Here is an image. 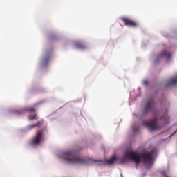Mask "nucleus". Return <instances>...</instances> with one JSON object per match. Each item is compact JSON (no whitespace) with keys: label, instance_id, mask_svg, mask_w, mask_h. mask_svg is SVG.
<instances>
[{"label":"nucleus","instance_id":"1","mask_svg":"<svg viewBox=\"0 0 177 177\" xmlns=\"http://www.w3.org/2000/svg\"><path fill=\"white\" fill-rule=\"evenodd\" d=\"M125 160H132L137 165L140 164L141 160L145 164H151L153 161V151H144L141 154H139L136 151H126L122 160L124 161Z\"/></svg>","mask_w":177,"mask_h":177},{"label":"nucleus","instance_id":"2","mask_svg":"<svg viewBox=\"0 0 177 177\" xmlns=\"http://www.w3.org/2000/svg\"><path fill=\"white\" fill-rule=\"evenodd\" d=\"M63 158L69 164H82L83 165L89 164L87 160L80 158L78 152L74 150L66 151L63 155Z\"/></svg>","mask_w":177,"mask_h":177},{"label":"nucleus","instance_id":"3","mask_svg":"<svg viewBox=\"0 0 177 177\" xmlns=\"http://www.w3.org/2000/svg\"><path fill=\"white\" fill-rule=\"evenodd\" d=\"M160 120L165 124H169V117H168L167 114L163 115V116H162L160 119H159L158 118H155L154 120L145 121L143 122L142 124L145 127H147V128L149 129V131H156L157 129H161V128H162V126L157 125V122H158V121Z\"/></svg>","mask_w":177,"mask_h":177},{"label":"nucleus","instance_id":"4","mask_svg":"<svg viewBox=\"0 0 177 177\" xmlns=\"http://www.w3.org/2000/svg\"><path fill=\"white\" fill-rule=\"evenodd\" d=\"M45 138L44 129L41 130H39L37 131V135L32 139L31 145L32 146L40 145L44 142V139Z\"/></svg>","mask_w":177,"mask_h":177},{"label":"nucleus","instance_id":"5","mask_svg":"<svg viewBox=\"0 0 177 177\" xmlns=\"http://www.w3.org/2000/svg\"><path fill=\"white\" fill-rule=\"evenodd\" d=\"M155 104H156V102H154V99L151 98L148 100L145 103V105L142 111V115H146V114H149V113H151L152 111H154Z\"/></svg>","mask_w":177,"mask_h":177},{"label":"nucleus","instance_id":"6","mask_svg":"<svg viewBox=\"0 0 177 177\" xmlns=\"http://www.w3.org/2000/svg\"><path fill=\"white\" fill-rule=\"evenodd\" d=\"M121 20L125 24V26H129V27H138V24L131 19L127 17H122Z\"/></svg>","mask_w":177,"mask_h":177},{"label":"nucleus","instance_id":"7","mask_svg":"<svg viewBox=\"0 0 177 177\" xmlns=\"http://www.w3.org/2000/svg\"><path fill=\"white\" fill-rule=\"evenodd\" d=\"M117 161V157L113 156L111 159L105 161H100V164L102 165H104L106 164H109V165H112V164H114Z\"/></svg>","mask_w":177,"mask_h":177},{"label":"nucleus","instance_id":"8","mask_svg":"<svg viewBox=\"0 0 177 177\" xmlns=\"http://www.w3.org/2000/svg\"><path fill=\"white\" fill-rule=\"evenodd\" d=\"M171 56H172V54L171 53L167 51H163L160 55L159 57H166L168 60L171 59Z\"/></svg>","mask_w":177,"mask_h":177},{"label":"nucleus","instance_id":"9","mask_svg":"<svg viewBox=\"0 0 177 177\" xmlns=\"http://www.w3.org/2000/svg\"><path fill=\"white\" fill-rule=\"evenodd\" d=\"M44 124V122H42V121H39V122H37V123L35 124L28 126V129L31 130V129H32V128H35V127H37L38 128H41V127H42V124Z\"/></svg>","mask_w":177,"mask_h":177},{"label":"nucleus","instance_id":"10","mask_svg":"<svg viewBox=\"0 0 177 177\" xmlns=\"http://www.w3.org/2000/svg\"><path fill=\"white\" fill-rule=\"evenodd\" d=\"M76 46L79 48V49H85V48H86V46L82 41L76 42Z\"/></svg>","mask_w":177,"mask_h":177},{"label":"nucleus","instance_id":"11","mask_svg":"<svg viewBox=\"0 0 177 177\" xmlns=\"http://www.w3.org/2000/svg\"><path fill=\"white\" fill-rule=\"evenodd\" d=\"M175 84H177V76L176 78H172L167 80V85H175Z\"/></svg>","mask_w":177,"mask_h":177},{"label":"nucleus","instance_id":"12","mask_svg":"<svg viewBox=\"0 0 177 177\" xmlns=\"http://www.w3.org/2000/svg\"><path fill=\"white\" fill-rule=\"evenodd\" d=\"M24 111H26L24 109L18 111H17V114H18V115H21V114H23V113H24Z\"/></svg>","mask_w":177,"mask_h":177},{"label":"nucleus","instance_id":"13","mask_svg":"<svg viewBox=\"0 0 177 177\" xmlns=\"http://www.w3.org/2000/svg\"><path fill=\"white\" fill-rule=\"evenodd\" d=\"M37 118V114H35V115H30L29 116V120H35Z\"/></svg>","mask_w":177,"mask_h":177},{"label":"nucleus","instance_id":"14","mask_svg":"<svg viewBox=\"0 0 177 177\" xmlns=\"http://www.w3.org/2000/svg\"><path fill=\"white\" fill-rule=\"evenodd\" d=\"M28 111H31L32 113H35V109L34 108L28 109Z\"/></svg>","mask_w":177,"mask_h":177},{"label":"nucleus","instance_id":"15","mask_svg":"<svg viewBox=\"0 0 177 177\" xmlns=\"http://www.w3.org/2000/svg\"><path fill=\"white\" fill-rule=\"evenodd\" d=\"M143 84H144V85H147V84H149V82H147V80H145V81H143Z\"/></svg>","mask_w":177,"mask_h":177},{"label":"nucleus","instance_id":"16","mask_svg":"<svg viewBox=\"0 0 177 177\" xmlns=\"http://www.w3.org/2000/svg\"><path fill=\"white\" fill-rule=\"evenodd\" d=\"M162 175L164 177H169L168 175H167V174L165 173H162Z\"/></svg>","mask_w":177,"mask_h":177},{"label":"nucleus","instance_id":"17","mask_svg":"<svg viewBox=\"0 0 177 177\" xmlns=\"http://www.w3.org/2000/svg\"><path fill=\"white\" fill-rule=\"evenodd\" d=\"M121 177H122V174H121Z\"/></svg>","mask_w":177,"mask_h":177}]
</instances>
